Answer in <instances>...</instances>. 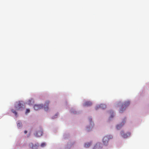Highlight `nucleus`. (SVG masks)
<instances>
[{
    "mask_svg": "<svg viewBox=\"0 0 149 149\" xmlns=\"http://www.w3.org/2000/svg\"><path fill=\"white\" fill-rule=\"evenodd\" d=\"M42 131L41 128L39 130H38L34 133V135L37 137H40L42 136Z\"/></svg>",
    "mask_w": 149,
    "mask_h": 149,
    "instance_id": "nucleus-3",
    "label": "nucleus"
},
{
    "mask_svg": "<svg viewBox=\"0 0 149 149\" xmlns=\"http://www.w3.org/2000/svg\"><path fill=\"white\" fill-rule=\"evenodd\" d=\"M101 144L99 143H97L94 146L93 149H101Z\"/></svg>",
    "mask_w": 149,
    "mask_h": 149,
    "instance_id": "nucleus-5",
    "label": "nucleus"
},
{
    "mask_svg": "<svg viewBox=\"0 0 149 149\" xmlns=\"http://www.w3.org/2000/svg\"><path fill=\"white\" fill-rule=\"evenodd\" d=\"M123 124L124 123L123 122L121 123V124L118 125H116V129H118V130H120V129L122 127V126H123Z\"/></svg>",
    "mask_w": 149,
    "mask_h": 149,
    "instance_id": "nucleus-6",
    "label": "nucleus"
},
{
    "mask_svg": "<svg viewBox=\"0 0 149 149\" xmlns=\"http://www.w3.org/2000/svg\"><path fill=\"white\" fill-rule=\"evenodd\" d=\"M45 146V143H42L41 144V146L42 147H44Z\"/></svg>",
    "mask_w": 149,
    "mask_h": 149,
    "instance_id": "nucleus-8",
    "label": "nucleus"
},
{
    "mask_svg": "<svg viewBox=\"0 0 149 149\" xmlns=\"http://www.w3.org/2000/svg\"><path fill=\"white\" fill-rule=\"evenodd\" d=\"M22 126V124L20 123H18V124H17V126L18 127H20Z\"/></svg>",
    "mask_w": 149,
    "mask_h": 149,
    "instance_id": "nucleus-9",
    "label": "nucleus"
},
{
    "mask_svg": "<svg viewBox=\"0 0 149 149\" xmlns=\"http://www.w3.org/2000/svg\"><path fill=\"white\" fill-rule=\"evenodd\" d=\"M112 139V136L110 135L104 137L103 145L106 146L108 144V141Z\"/></svg>",
    "mask_w": 149,
    "mask_h": 149,
    "instance_id": "nucleus-1",
    "label": "nucleus"
},
{
    "mask_svg": "<svg viewBox=\"0 0 149 149\" xmlns=\"http://www.w3.org/2000/svg\"><path fill=\"white\" fill-rule=\"evenodd\" d=\"M27 132L26 131V130H25L24 131V133L25 134H26Z\"/></svg>",
    "mask_w": 149,
    "mask_h": 149,
    "instance_id": "nucleus-10",
    "label": "nucleus"
},
{
    "mask_svg": "<svg viewBox=\"0 0 149 149\" xmlns=\"http://www.w3.org/2000/svg\"><path fill=\"white\" fill-rule=\"evenodd\" d=\"M91 145V143H86L84 144V147L88 148Z\"/></svg>",
    "mask_w": 149,
    "mask_h": 149,
    "instance_id": "nucleus-7",
    "label": "nucleus"
},
{
    "mask_svg": "<svg viewBox=\"0 0 149 149\" xmlns=\"http://www.w3.org/2000/svg\"><path fill=\"white\" fill-rule=\"evenodd\" d=\"M120 134H121V136L124 138H127L129 136H130L131 134L130 132H127V133H125L124 132L122 131L120 132Z\"/></svg>",
    "mask_w": 149,
    "mask_h": 149,
    "instance_id": "nucleus-4",
    "label": "nucleus"
},
{
    "mask_svg": "<svg viewBox=\"0 0 149 149\" xmlns=\"http://www.w3.org/2000/svg\"><path fill=\"white\" fill-rule=\"evenodd\" d=\"M39 147V144L38 143H36L33 144L32 143H29V147L31 149H37Z\"/></svg>",
    "mask_w": 149,
    "mask_h": 149,
    "instance_id": "nucleus-2",
    "label": "nucleus"
}]
</instances>
